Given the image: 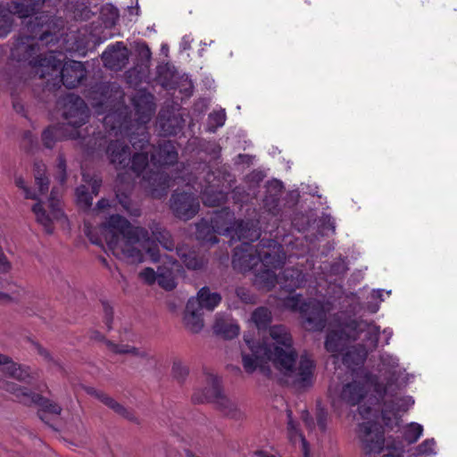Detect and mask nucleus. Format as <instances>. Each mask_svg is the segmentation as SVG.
Returning <instances> with one entry per match:
<instances>
[{"instance_id": "1", "label": "nucleus", "mask_w": 457, "mask_h": 457, "mask_svg": "<svg viewBox=\"0 0 457 457\" xmlns=\"http://www.w3.org/2000/svg\"><path fill=\"white\" fill-rule=\"evenodd\" d=\"M241 355L247 372L260 370L268 373L272 364L288 384L304 386L312 381V361L306 355L297 357L291 335L283 326L271 327L269 337H264L262 342L250 334L245 335Z\"/></svg>"}, {"instance_id": "2", "label": "nucleus", "mask_w": 457, "mask_h": 457, "mask_svg": "<svg viewBox=\"0 0 457 457\" xmlns=\"http://www.w3.org/2000/svg\"><path fill=\"white\" fill-rule=\"evenodd\" d=\"M96 230V228L85 225V233L92 243L101 245L103 241L106 242L112 253L120 258L132 263L141 262L144 249L154 262L159 261L157 245L147 237V231L142 228L132 227L120 215L110 217L99 228L101 235Z\"/></svg>"}, {"instance_id": "3", "label": "nucleus", "mask_w": 457, "mask_h": 457, "mask_svg": "<svg viewBox=\"0 0 457 457\" xmlns=\"http://www.w3.org/2000/svg\"><path fill=\"white\" fill-rule=\"evenodd\" d=\"M379 328L364 320L334 324L325 346L334 356L342 353L343 362L349 368L361 364L368 353L377 346Z\"/></svg>"}, {"instance_id": "4", "label": "nucleus", "mask_w": 457, "mask_h": 457, "mask_svg": "<svg viewBox=\"0 0 457 457\" xmlns=\"http://www.w3.org/2000/svg\"><path fill=\"white\" fill-rule=\"evenodd\" d=\"M284 259L281 246L274 241H268L255 250L244 244L241 248L236 249L233 265L244 271L252 270L255 275L254 284L260 288L270 290L277 283L276 270Z\"/></svg>"}, {"instance_id": "5", "label": "nucleus", "mask_w": 457, "mask_h": 457, "mask_svg": "<svg viewBox=\"0 0 457 457\" xmlns=\"http://www.w3.org/2000/svg\"><path fill=\"white\" fill-rule=\"evenodd\" d=\"M63 122L62 127H49L42 135L46 147L52 148L57 140L81 137L80 127L88 118V110L84 101L74 95H68L63 100Z\"/></svg>"}, {"instance_id": "6", "label": "nucleus", "mask_w": 457, "mask_h": 457, "mask_svg": "<svg viewBox=\"0 0 457 457\" xmlns=\"http://www.w3.org/2000/svg\"><path fill=\"white\" fill-rule=\"evenodd\" d=\"M381 395L382 392L386 393L387 389L383 388L374 376L361 370L356 372L351 382L342 386H331L328 389V397L335 411L341 413L343 407L360 404L366 397L370 388Z\"/></svg>"}, {"instance_id": "7", "label": "nucleus", "mask_w": 457, "mask_h": 457, "mask_svg": "<svg viewBox=\"0 0 457 457\" xmlns=\"http://www.w3.org/2000/svg\"><path fill=\"white\" fill-rule=\"evenodd\" d=\"M62 61V54L50 52L34 64L36 73L40 78L46 76L61 78L67 87H75L86 76L84 66L80 62L68 61L61 68Z\"/></svg>"}, {"instance_id": "8", "label": "nucleus", "mask_w": 457, "mask_h": 457, "mask_svg": "<svg viewBox=\"0 0 457 457\" xmlns=\"http://www.w3.org/2000/svg\"><path fill=\"white\" fill-rule=\"evenodd\" d=\"M207 388L203 396L197 393L193 395V400L202 403L204 400L214 402L220 411L228 417L234 420H240L245 415V408L238 402L228 398L221 391L219 378L210 374L206 378Z\"/></svg>"}, {"instance_id": "9", "label": "nucleus", "mask_w": 457, "mask_h": 457, "mask_svg": "<svg viewBox=\"0 0 457 457\" xmlns=\"http://www.w3.org/2000/svg\"><path fill=\"white\" fill-rule=\"evenodd\" d=\"M285 308L298 311L304 319L307 329L320 330L325 327L327 313L330 311L328 303L321 304L317 301L303 303L299 296L289 295L283 301Z\"/></svg>"}, {"instance_id": "10", "label": "nucleus", "mask_w": 457, "mask_h": 457, "mask_svg": "<svg viewBox=\"0 0 457 457\" xmlns=\"http://www.w3.org/2000/svg\"><path fill=\"white\" fill-rule=\"evenodd\" d=\"M359 415L364 420L360 424L359 436L362 441L364 448L370 453H379L384 445V437L380 428L372 420L373 412L370 409L365 410L361 405L359 407Z\"/></svg>"}, {"instance_id": "11", "label": "nucleus", "mask_w": 457, "mask_h": 457, "mask_svg": "<svg viewBox=\"0 0 457 457\" xmlns=\"http://www.w3.org/2000/svg\"><path fill=\"white\" fill-rule=\"evenodd\" d=\"M46 206L49 209V213H46V207L40 203L33 206L37 220L45 228L46 231L50 234L56 226L65 228L68 221L60 207L59 200L55 197L54 190L52 191Z\"/></svg>"}, {"instance_id": "12", "label": "nucleus", "mask_w": 457, "mask_h": 457, "mask_svg": "<svg viewBox=\"0 0 457 457\" xmlns=\"http://www.w3.org/2000/svg\"><path fill=\"white\" fill-rule=\"evenodd\" d=\"M163 265L158 267L157 272L152 268H145L140 273V278L146 284L155 281L166 290H171L176 287V276L179 272V265L172 262L169 256H165Z\"/></svg>"}, {"instance_id": "13", "label": "nucleus", "mask_w": 457, "mask_h": 457, "mask_svg": "<svg viewBox=\"0 0 457 457\" xmlns=\"http://www.w3.org/2000/svg\"><path fill=\"white\" fill-rule=\"evenodd\" d=\"M21 3H17L12 11H6L0 8V37L6 36L12 27L11 12L17 13L19 17L25 18L31 15L36 8L39 7L44 0H22Z\"/></svg>"}, {"instance_id": "14", "label": "nucleus", "mask_w": 457, "mask_h": 457, "mask_svg": "<svg viewBox=\"0 0 457 457\" xmlns=\"http://www.w3.org/2000/svg\"><path fill=\"white\" fill-rule=\"evenodd\" d=\"M171 208L179 219L189 220L197 212L199 203L192 194H176L171 199Z\"/></svg>"}, {"instance_id": "15", "label": "nucleus", "mask_w": 457, "mask_h": 457, "mask_svg": "<svg viewBox=\"0 0 457 457\" xmlns=\"http://www.w3.org/2000/svg\"><path fill=\"white\" fill-rule=\"evenodd\" d=\"M129 57L128 49L123 43L118 42L114 46L108 47L102 54L104 65L112 70H120Z\"/></svg>"}, {"instance_id": "16", "label": "nucleus", "mask_w": 457, "mask_h": 457, "mask_svg": "<svg viewBox=\"0 0 457 457\" xmlns=\"http://www.w3.org/2000/svg\"><path fill=\"white\" fill-rule=\"evenodd\" d=\"M154 97L152 95L142 93L133 99L135 120L138 124L148 122L154 112Z\"/></svg>"}, {"instance_id": "17", "label": "nucleus", "mask_w": 457, "mask_h": 457, "mask_svg": "<svg viewBox=\"0 0 457 457\" xmlns=\"http://www.w3.org/2000/svg\"><path fill=\"white\" fill-rule=\"evenodd\" d=\"M197 304L196 300H188L183 314L184 326L193 333H198L204 328L203 312Z\"/></svg>"}, {"instance_id": "18", "label": "nucleus", "mask_w": 457, "mask_h": 457, "mask_svg": "<svg viewBox=\"0 0 457 457\" xmlns=\"http://www.w3.org/2000/svg\"><path fill=\"white\" fill-rule=\"evenodd\" d=\"M84 182L87 185H82L76 189V196L79 204L84 208H87L92 204L94 195H96L101 185V180L95 178L87 179L86 175H83Z\"/></svg>"}, {"instance_id": "19", "label": "nucleus", "mask_w": 457, "mask_h": 457, "mask_svg": "<svg viewBox=\"0 0 457 457\" xmlns=\"http://www.w3.org/2000/svg\"><path fill=\"white\" fill-rule=\"evenodd\" d=\"M212 228L215 229L218 233H226L231 235L232 238L237 236L238 239L254 240L260 236L258 228H256L253 224H250L249 222L242 221L238 223L235 228H226L225 229H222L218 226H212Z\"/></svg>"}, {"instance_id": "20", "label": "nucleus", "mask_w": 457, "mask_h": 457, "mask_svg": "<svg viewBox=\"0 0 457 457\" xmlns=\"http://www.w3.org/2000/svg\"><path fill=\"white\" fill-rule=\"evenodd\" d=\"M177 155L174 145L170 142L165 143L157 153H152L151 165L156 167L157 165L172 164L176 162Z\"/></svg>"}, {"instance_id": "21", "label": "nucleus", "mask_w": 457, "mask_h": 457, "mask_svg": "<svg viewBox=\"0 0 457 457\" xmlns=\"http://www.w3.org/2000/svg\"><path fill=\"white\" fill-rule=\"evenodd\" d=\"M189 300H196L200 310L205 309L211 312L220 304L221 296L218 293L212 292L208 287H203L195 297H191Z\"/></svg>"}, {"instance_id": "22", "label": "nucleus", "mask_w": 457, "mask_h": 457, "mask_svg": "<svg viewBox=\"0 0 457 457\" xmlns=\"http://www.w3.org/2000/svg\"><path fill=\"white\" fill-rule=\"evenodd\" d=\"M213 330L225 338H233L238 335L239 327L228 316L218 315L213 325Z\"/></svg>"}, {"instance_id": "23", "label": "nucleus", "mask_w": 457, "mask_h": 457, "mask_svg": "<svg viewBox=\"0 0 457 457\" xmlns=\"http://www.w3.org/2000/svg\"><path fill=\"white\" fill-rule=\"evenodd\" d=\"M107 153L111 162L116 165L125 167L129 163L130 153L129 152V148L124 146L120 142L111 144Z\"/></svg>"}, {"instance_id": "24", "label": "nucleus", "mask_w": 457, "mask_h": 457, "mask_svg": "<svg viewBox=\"0 0 457 457\" xmlns=\"http://www.w3.org/2000/svg\"><path fill=\"white\" fill-rule=\"evenodd\" d=\"M141 145L138 146L145 151L142 153L135 154L132 160V169L136 172H140L144 170L146 167L150 165L148 162V153L152 152L153 147L146 145L147 137L144 133H142V138L139 141Z\"/></svg>"}, {"instance_id": "25", "label": "nucleus", "mask_w": 457, "mask_h": 457, "mask_svg": "<svg viewBox=\"0 0 457 457\" xmlns=\"http://www.w3.org/2000/svg\"><path fill=\"white\" fill-rule=\"evenodd\" d=\"M0 370L18 380H23L28 377L26 370L3 354H0Z\"/></svg>"}, {"instance_id": "26", "label": "nucleus", "mask_w": 457, "mask_h": 457, "mask_svg": "<svg viewBox=\"0 0 457 457\" xmlns=\"http://www.w3.org/2000/svg\"><path fill=\"white\" fill-rule=\"evenodd\" d=\"M127 116H122L121 112H111L104 118V124L111 130H118L122 133L123 129H128Z\"/></svg>"}, {"instance_id": "27", "label": "nucleus", "mask_w": 457, "mask_h": 457, "mask_svg": "<svg viewBox=\"0 0 457 457\" xmlns=\"http://www.w3.org/2000/svg\"><path fill=\"white\" fill-rule=\"evenodd\" d=\"M382 387L386 388L387 392L386 393L382 392V395L380 396L390 395L393 397V399L391 400V403L393 404L392 408L395 411H396V412L405 411L414 404V400L411 396L400 397L396 395H392V393H391L392 386L391 385L386 386H384L382 385Z\"/></svg>"}, {"instance_id": "28", "label": "nucleus", "mask_w": 457, "mask_h": 457, "mask_svg": "<svg viewBox=\"0 0 457 457\" xmlns=\"http://www.w3.org/2000/svg\"><path fill=\"white\" fill-rule=\"evenodd\" d=\"M302 272L298 270H286L283 278H280L279 284L287 291H291L295 287L301 286L303 278Z\"/></svg>"}, {"instance_id": "29", "label": "nucleus", "mask_w": 457, "mask_h": 457, "mask_svg": "<svg viewBox=\"0 0 457 457\" xmlns=\"http://www.w3.org/2000/svg\"><path fill=\"white\" fill-rule=\"evenodd\" d=\"M89 393L95 394L96 396L98 397L106 406L112 409L118 414L128 419H133L132 414H130V412L124 406L117 403L114 399L111 398L110 396L103 393L96 392L95 389H91Z\"/></svg>"}, {"instance_id": "30", "label": "nucleus", "mask_w": 457, "mask_h": 457, "mask_svg": "<svg viewBox=\"0 0 457 457\" xmlns=\"http://www.w3.org/2000/svg\"><path fill=\"white\" fill-rule=\"evenodd\" d=\"M380 361L379 372L389 373L393 377H395L397 373L400 374L401 370H395L398 367V359L396 357L384 353L380 357Z\"/></svg>"}, {"instance_id": "31", "label": "nucleus", "mask_w": 457, "mask_h": 457, "mask_svg": "<svg viewBox=\"0 0 457 457\" xmlns=\"http://www.w3.org/2000/svg\"><path fill=\"white\" fill-rule=\"evenodd\" d=\"M436 440L428 438L414 447L411 454L415 456H434L436 454Z\"/></svg>"}, {"instance_id": "32", "label": "nucleus", "mask_w": 457, "mask_h": 457, "mask_svg": "<svg viewBox=\"0 0 457 457\" xmlns=\"http://www.w3.org/2000/svg\"><path fill=\"white\" fill-rule=\"evenodd\" d=\"M288 435L290 440L295 444H299L301 450L303 451L305 457L309 454V449L307 445V442L304 437L298 432L295 423L290 420L288 422Z\"/></svg>"}, {"instance_id": "33", "label": "nucleus", "mask_w": 457, "mask_h": 457, "mask_svg": "<svg viewBox=\"0 0 457 457\" xmlns=\"http://www.w3.org/2000/svg\"><path fill=\"white\" fill-rule=\"evenodd\" d=\"M422 434L423 426L416 422L409 423L403 430V437L409 444L417 442Z\"/></svg>"}, {"instance_id": "34", "label": "nucleus", "mask_w": 457, "mask_h": 457, "mask_svg": "<svg viewBox=\"0 0 457 457\" xmlns=\"http://www.w3.org/2000/svg\"><path fill=\"white\" fill-rule=\"evenodd\" d=\"M101 15L104 19L105 27L111 28L116 23L119 18V11L112 4H107L102 7Z\"/></svg>"}, {"instance_id": "35", "label": "nucleus", "mask_w": 457, "mask_h": 457, "mask_svg": "<svg viewBox=\"0 0 457 457\" xmlns=\"http://www.w3.org/2000/svg\"><path fill=\"white\" fill-rule=\"evenodd\" d=\"M252 320L259 329L263 328L271 320L270 312L266 308H258L253 312Z\"/></svg>"}, {"instance_id": "36", "label": "nucleus", "mask_w": 457, "mask_h": 457, "mask_svg": "<svg viewBox=\"0 0 457 457\" xmlns=\"http://www.w3.org/2000/svg\"><path fill=\"white\" fill-rule=\"evenodd\" d=\"M154 239L157 240L164 249L172 251L173 243L170 238V235L168 231L162 229L159 227L154 228L152 230Z\"/></svg>"}, {"instance_id": "37", "label": "nucleus", "mask_w": 457, "mask_h": 457, "mask_svg": "<svg viewBox=\"0 0 457 457\" xmlns=\"http://www.w3.org/2000/svg\"><path fill=\"white\" fill-rule=\"evenodd\" d=\"M32 403H35L38 405H40L43 409H45L46 411L53 413V414H60L61 412V407L54 402L46 399L45 397L33 395L31 396Z\"/></svg>"}, {"instance_id": "38", "label": "nucleus", "mask_w": 457, "mask_h": 457, "mask_svg": "<svg viewBox=\"0 0 457 457\" xmlns=\"http://www.w3.org/2000/svg\"><path fill=\"white\" fill-rule=\"evenodd\" d=\"M46 166L44 163H35V180L40 193H45L48 188V179L44 178Z\"/></svg>"}, {"instance_id": "39", "label": "nucleus", "mask_w": 457, "mask_h": 457, "mask_svg": "<svg viewBox=\"0 0 457 457\" xmlns=\"http://www.w3.org/2000/svg\"><path fill=\"white\" fill-rule=\"evenodd\" d=\"M177 254L180 257L181 261L189 269H198L201 266V262L196 258L195 253L187 252L183 248H179L177 251Z\"/></svg>"}, {"instance_id": "40", "label": "nucleus", "mask_w": 457, "mask_h": 457, "mask_svg": "<svg viewBox=\"0 0 457 457\" xmlns=\"http://www.w3.org/2000/svg\"><path fill=\"white\" fill-rule=\"evenodd\" d=\"M226 114L223 110L213 112L209 115V129L214 131L217 128L224 125Z\"/></svg>"}, {"instance_id": "41", "label": "nucleus", "mask_w": 457, "mask_h": 457, "mask_svg": "<svg viewBox=\"0 0 457 457\" xmlns=\"http://www.w3.org/2000/svg\"><path fill=\"white\" fill-rule=\"evenodd\" d=\"M212 191L211 189H205L204 192V203L206 205H218L222 203L225 199V195L222 192L214 193L212 195Z\"/></svg>"}, {"instance_id": "42", "label": "nucleus", "mask_w": 457, "mask_h": 457, "mask_svg": "<svg viewBox=\"0 0 457 457\" xmlns=\"http://www.w3.org/2000/svg\"><path fill=\"white\" fill-rule=\"evenodd\" d=\"M107 345L111 351L116 353H131L136 352V349L129 345H117L112 342H107Z\"/></svg>"}, {"instance_id": "43", "label": "nucleus", "mask_w": 457, "mask_h": 457, "mask_svg": "<svg viewBox=\"0 0 457 457\" xmlns=\"http://www.w3.org/2000/svg\"><path fill=\"white\" fill-rule=\"evenodd\" d=\"M172 372L176 378H183L187 374L188 370L182 362L175 361L172 365Z\"/></svg>"}, {"instance_id": "44", "label": "nucleus", "mask_w": 457, "mask_h": 457, "mask_svg": "<svg viewBox=\"0 0 457 457\" xmlns=\"http://www.w3.org/2000/svg\"><path fill=\"white\" fill-rule=\"evenodd\" d=\"M386 447L389 450V453L385 454L383 457H402L403 447L401 443L393 445H389V444H387Z\"/></svg>"}, {"instance_id": "45", "label": "nucleus", "mask_w": 457, "mask_h": 457, "mask_svg": "<svg viewBox=\"0 0 457 457\" xmlns=\"http://www.w3.org/2000/svg\"><path fill=\"white\" fill-rule=\"evenodd\" d=\"M15 184H16L17 187H19L20 188L23 189L25 196L27 198L35 199V198L37 197V195L34 192H32L29 188H27V187L25 185V181H24V179L21 177H17L15 179Z\"/></svg>"}, {"instance_id": "46", "label": "nucleus", "mask_w": 457, "mask_h": 457, "mask_svg": "<svg viewBox=\"0 0 457 457\" xmlns=\"http://www.w3.org/2000/svg\"><path fill=\"white\" fill-rule=\"evenodd\" d=\"M237 295L244 303H251L253 299V296L249 293V291L244 287L237 289Z\"/></svg>"}, {"instance_id": "47", "label": "nucleus", "mask_w": 457, "mask_h": 457, "mask_svg": "<svg viewBox=\"0 0 457 457\" xmlns=\"http://www.w3.org/2000/svg\"><path fill=\"white\" fill-rule=\"evenodd\" d=\"M11 269V263L7 260L6 256L0 248V271L7 272Z\"/></svg>"}, {"instance_id": "48", "label": "nucleus", "mask_w": 457, "mask_h": 457, "mask_svg": "<svg viewBox=\"0 0 457 457\" xmlns=\"http://www.w3.org/2000/svg\"><path fill=\"white\" fill-rule=\"evenodd\" d=\"M204 228H208V227L205 224H201L197 227V230H198L197 237L202 240L208 241L212 244L216 243V240H214V237L212 235H210V237H205L203 235Z\"/></svg>"}, {"instance_id": "49", "label": "nucleus", "mask_w": 457, "mask_h": 457, "mask_svg": "<svg viewBox=\"0 0 457 457\" xmlns=\"http://www.w3.org/2000/svg\"><path fill=\"white\" fill-rule=\"evenodd\" d=\"M58 173L60 177L61 182L64 180V173H65V162L63 159L60 158L57 164Z\"/></svg>"}, {"instance_id": "50", "label": "nucleus", "mask_w": 457, "mask_h": 457, "mask_svg": "<svg viewBox=\"0 0 457 457\" xmlns=\"http://www.w3.org/2000/svg\"><path fill=\"white\" fill-rule=\"evenodd\" d=\"M104 314H105V324L110 328H111V320L112 310L110 306H104Z\"/></svg>"}, {"instance_id": "51", "label": "nucleus", "mask_w": 457, "mask_h": 457, "mask_svg": "<svg viewBox=\"0 0 457 457\" xmlns=\"http://www.w3.org/2000/svg\"><path fill=\"white\" fill-rule=\"evenodd\" d=\"M11 390H12V392L13 394H15L17 396L22 395V396H24L25 398H29V397H30V396L28 395V393H27V391H26L25 389H21V388H14V387H12Z\"/></svg>"}, {"instance_id": "52", "label": "nucleus", "mask_w": 457, "mask_h": 457, "mask_svg": "<svg viewBox=\"0 0 457 457\" xmlns=\"http://www.w3.org/2000/svg\"><path fill=\"white\" fill-rule=\"evenodd\" d=\"M191 38L189 36H186L183 37L182 39V42H181V47L184 49V50H187L190 47V43H191Z\"/></svg>"}, {"instance_id": "53", "label": "nucleus", "mask_w": 457, "mask_h": 457, "mask_svg": "<svg viewBox=\"0 0 457 457\" xmlns=\"http://www.w3.org/2000/svg\"><path fill=\"white\" fill-rule=\"evenodd\" d=\"M325 421H326V418H325L324 413L319 414L318 424H319V426L320 427L321 429L325 428V425H326Z\"/></svg>"}, {"instance_id": "54", "label": "nucleus", "mask_w": 457, "mask_h": 457, "mask_svg": "<svg viewBox=\"0 0 457 457\" xmlns=\"http://www.w3.org/2000/svg\"><path fill=\"white\" fill-rule=\"evenodd\" d=\"M253 454L257 457H276L275 455L270 454L269 453L262 450L256 451Z\"/></svg>"}, {"instance_id": "55", "label": "nucleus", "mask_w": 457, "mask_h": 457, "mask_svg": "<svg viewBox=\"0 0 457 457\" xmlns=\"http://www.w3.org/2000/svg\"><path fill=\"white\" fill-rule=\"evenodd\" d=\"M12 300V297L5 293L0 292V302L8 303Z\"/></svg>"}, {"instance_id": "56", "label": "nucleus", "mask_w": 457, "mask_h": 457, "mask_svg": "<svg viewBox=\"0 0 457 457\" xmlns=\"http://www.w3.org/2000/svg\"><path fill=\"white\" fill-rule=\"evenodd\" d=\"M141 54H142V55H143L144 57H145V58H147V59H149V58H150L151 53H150V49H149L147 46H144L142 47Z\"/></svg>"}, {"instance_id": "57", "label": "nucleus", "mask_w": 457, "mask_h": 457, "mask_svg": "<svg viewBox=\"0 0 457 457\" xmlns=\"http://www.w3.org/2000/svg\"><path fill=\"white\" fill-rule=\"evenodd\" d=\"M382 295H383V290H374L372 292V297L373 298H379L380 301H383Z\"/></svg>"}, {"instance_id": "58", "label": "nucleus", "mask_w": 457, "mask_h": 457, "mask_svg": "<svg viewBox=\"0 0 457 457\" xmlns=\"http://www.w3.org/2000/svg\"><path fill=\"white\" fill-rule=\"evenodd\" d=\"M108 205H109V202L107 200H105V199H102V200H100L97 203V208L98 209H104V208H105Z\"/></svg>"}, {"instance_id": "59", "label": "nucleus", "mask_w": 457, "mask_h": 457, "mask_svg": "<svg viewBox=\"0 0 457 457\" xmlns=\"http://www.w3.org/2000/svg\"><path fill=\"white\" fill-rule=\"evenodd\" d=\"M117 197L120 201V203L122 204V206L127 210L129 211V207L128 205V202L126 200H123L121 195L120 194H117Z\"/></svg>"}, {"instance_id": "60", "label": "nucleus", "mask_w": 457, "mask_h": 457, "mask_svg": "<svg viewBox=\"0 0 457 457\" xmlns=\"http://www.w3.org/2000/svg\"><path fill=\"white\" fill-rule=\"evenodd\" d=\"M38 353H39L41 355L45 356L46 358H48V357H49V354H48L47 351H46V350H45V349H43V348H41V347H38Z\"/></svg>"}, {"instance_id": "61", "label": "nucleus", "mask_w": 457, "mask_h": 457, "mask_svg": "<svg viewBox=\"0 0 457 457\" xmlns=\"http://www.w3.org/2000/svg\"><path fill=\"white\" fill-rule=\"evenodd\" d=\"M162 129L165 133L167 134H173L176 132L175 129H165V125L164 124H162Z\"/></svg>"}, {"instance_id": "62", "label": "nucleus", "mask_w": 457, "mask_h": 457, "mask_svg": "<svg viewBox=\"0 0 457 457\" xmlns=\"http://www.w3.org/2000/svg\"><path fill=\"white\" fill-rule=\"evenodd\" d=\"M129 11L130 14H138V7H130Z\"/></svg>"}, {"instance_id": "63", "label": "nucleus", "mask_w": 457, "mask_h": 457, "mask_svg": "<svg viewBox=\"0 0 457 457\" xmlns=\"http://www.w3.org/2000/svg\"><path fill=\"white\" fill-rule=\"evenodd\" d=\"M303 419L307 426H311L310 421H309V414L308 413H304L303 415Z\"/></svg>"}, {"instance_id": "64", "label": "nucleus", "mask_w": 457, "mask_h": 457, "mask_svg": "<svg viewBox=\"0 0 457 457\" xmlns=\"http://www.w3.org/2000/svg\"><path fill=\"white\" fill-rule=\"evenodd\" d=\"M47 36H48L47 33L46 31H44L39 38L40 41H42V42L45 41L47 38Z\"/></svg>"}]
</instances>
